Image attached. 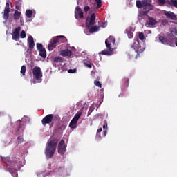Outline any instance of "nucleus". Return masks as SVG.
Listing matches in <instances>:
<instances>
[{
	"mask_svg": "<svg viewBox=\"0 0 177 177\" xmlns=\"http://www.w3.org/2000/svg\"><path fill=\"white\" fill-rule=\"evenodd\" d=\"M57 147V140H50L48 141L46 147L45 149V154L47 158H52L56 153V149Z\"/></svg>",
	"mask_w": 177,
	"mask_h": 177,
	"instance_id": "1",
	"label": "nucleus"
},
{
	"mask_svg": "<svg viewBox=\"0 0 177 177\" xmlns=\"http://www.w3.org/2000/svg\"><path fill=\"white\" fill-rule=\"evenodd\" d=\"M111 43L115 44V39H114L113 37L110 36L105 40V45L107 49L101 51L100 55H104L106 56H111V55H114V48H111Z\"/></svg>",
	"mask_w": 177,
	"mask_h": 177,
	"instance_id": "2",
	"label": "nucleus"
},
{
	"mask_svg": "<svg viewBox=\"0 0 177 177\" xmlns=\"http://www.w3.org/2000/svg\"><path fill=\"white\" fill-rule=\"evenodd\" d=\"M66 41L67 38L63 35L53 37L50 41V44H48V50H53V49L56 48V44H60V42H66Z\"/></svg>",
	"mask_w": 177,
	"mask_h": 177,
	"instance_id": "3",
	"label": "nucleus"
},
{
	"mask_svg": "<svg viewBox=\"0 0 177 177\" xmlns=\"http://www.w3.org/2000/svg\"><path fill=\"white\" fill-rule=\"evenodd\" d=\"M81 115H82V112L77 111L69 124L70 128L74 129L77 127V122H78Z\"/></svg>",
	"mask_w": 177,
	"mask_h": 177,
	"instance_id": "4",
	"label": "nucleus"
},
{
	"mask_svg": "<svg viewBox=\"0 0 177 177\" xmlns=\"http://www.w3.org/2000/svg\"><path fill=\"white\" fill-rule=\"evenodd\" d=\"M33 78L39 81L42 78V71L40 67L35 66L32 70Z\"/></svg>",
	"mask_w": 177,
	"mask_h": 177,
	"instance_id": "5",
	"label": "nucleus"
},
{
	"mask_svg": "<svg viewBox=\"0 0 177 177\" xmlns=\"http://www.w3.org/2000/svg\"><path fill=\"white\" fill-rule=\"evenodd\" d=\"M142 8L146 12H150L154 9V6L151 4V0H142Z\"/></svg>",
	"mask_w": 177,
	"mask_h": 177,
	"instance_id": "6",
	"label": "nucleus"
},
{
	"mask_svg": "<svg viewBox=\"0 0 177 177\" xmlns=\"http://www.w3.org/2000/svg\"><path fill=\"white\" fill-rule=\"evenodd\" d=\"M53 117L55 115L53 114H48L46 115L42 120H41V124L43 127H46L48 124H52V121H53Z\"/></svg>",
	"mask_w": 177,
	"mask_h": 177,
	"instance_id": "7",
	"label": "nucleus"
},
{
	"mask_svg": "<svg viewBox=\"0 0 177 177\" xmlns=\"http://www.w3.org/2000/svg\"><path fill=\"white\" fill-rule=\"evenodd\" d=\"M67 147L66 146V142L64 140H61L59 143L58 144V153L63 156L66 153V149Z\"/></svg>",
	"mask_w": 177,
	"mask_h": 177,
	"instance_id": "8",
	"label": "nucleus"
},
{
	"mask_svg": "<svg viewBox=\"0 0 177 177\" xmlns=\"http://www.w3.org/2000/svg\"><path fill=\"white\" fill-rule=\"evenodd\" d=\"M131 48L134 49L137 53H142V52L145 50L144 48H142V47H140L138 39L132 44Z\"/></svg>",
	"mask_w": 177,
	"mask_h": 177,
	"instance_id": "9",
	"label": "nucleus"
},
{
	"mask_svg": "<svg viewBox=\"0 0 177 177\" xmlns=\"http://www.w3.org/2000/svg\"><path fill=\"white\" fill-rule=\"evenodd\" d=\"M21 30V27L19 26L16 28L12 35V38L13 41H19V38H20V31Z\"/></svg>",
	"mask_w": 177,
	"mask_h": 177,
	"instance_id": "10",
	"label": "nucleus"
},
{
	"mask_svg": "<svg viewBox=\"0 0 177 177\" xmlns=\"http://www.w3.org/2000/svg\"><path fill=\"white\" fill-rule=\"evenodd\" d=\"M75 17L78 20V19H84V12L80 8V6H77L75 10Z\"/></svg>",
	"mask_w": 177,
	"mask_h": 177,
	"instance_id": "11",
	"label": "nucleus"
},
{
	"mask_svg": "<svg viewBox=\"0 0 177 177\" xmlns=\"http://www.w3.org/2000/svg\"><path fill=\"white\" fill-rule=\"evenodd\" d=\"M164 15L166 16L167 19H169V20H174L176 21L177 20V16L175 13H174L171 11H164Z\"/></svg>",
	"mask_w": 177,
	"mask_h": 177,
	"instance_id": "12",
	"label": "nucleus"
},
{
	"mask_svg": "<svg viewBox=\"0 0 177 177\" xmlns=\"http://www.w3.org/2000/svg\"><path fill=\"white\" fill-rule=\"evenodd\" d=\"M9 3H6V6L4 8V13H3V19L4 20H8V19H9V13L10 12V8L9 7Z\"/></svg>",
	"mask_w": 177,
	"mask_h": 177,
	"instance_id": "13",
	"label": "nucleus"
},
{
	"mask_svg": "<svg viewBox=\"0 0 177 177\" xmlns=\"http://www.w3.org/2000/svg\"><path fill=\"white\" fill-rule=\"evenodd\" d=\"M95 20H96V17L95 16V13H92L90 16L88 23V20H86V27H91V26H94Z\"/></svg>",
	"mask_w": 177,
	"mask_h": 177,
	"instance_id": "14",
	"label": "nucleus"
},
{
	"mask_svg": "<svg viewBox=\"0 0 177 177\" xmlns=\"http://www.w3.org/2000/svg\"><path fill=\"white\" fill-rule=\"evenodd\" d=\"M28 44L30 50H32L34 49V46H35V43L34 42V37H32V36H29L28 37Z\"/></svg>",
	"mask_w": 177,
	"mask_h": 177,
	"instance_id": "15",
	"label": "nucleus"
},
{
	"mask_svg": "<svg viewBox=\"0 0 177 177\" xmlns=\"http://www.w3.org/2000/svg\"><path fill=\"white\" fill-rule=\"evenodd\" d=\"M59 55H60V56H62L63 57H67L71 56V55H73V52L68 49L62 50L60 51Z\"/></svg>",
	"mask_w": 177,
	"mask_h": 177,
	"instance_id": "16",
	"label": "nucleus"
},
{
	"mask_svg": "<svg viewBox=\"0 0 177 177\" xmlns=\"http://www.w3.org/2000/svg\"><path fill=\"white\" fill-rule=\"evenodd\" d=\"M168 37L169 39H175V37H177V28H171Z\"/></svg>",
	"mask_w": 177,
	"mask_h": 177,
	"instance_id": "17",
	"label": "nucleus"
},
{
	"mask_svg": "<svg viewBox=\"0 0 177 177\" xmlns=\"http://www.w3.org/2000/svg\"><path fill=\"white\" fill-rule=\"evenodd\" d=\"M17 158H16L15 162H11V165L14 167H9L10 172H17Z\"/></svg>",
	"mask_w": 177,
	"mask_h": 177,
	"instance_id": "18",
	"label": "nucleus"
},
{
	"mask_svg": "<svg viewBox=\"0 0 177 177\" xmlns=\"http://www.w3.org/2000/svg\"><path fill=\"white\" fill-rule=\"evenodd\" d=\"M166 2L171 8H176L177 9V0H167Z\"/></svg>",
	"mask_w": 177,
	"mask_h": 177,
	"instance_id": "19",
	"label": "nucleus"
},
{
	"mask_svg": "<svg viewBox=\"0 0 177 177\" xmlns=\"http://www.w3.org/2000/svg\"><path fill=\"white\" fill-rule=\"evenodd\" d=\"M100 28V27H99V26H92L89 29V32H90V34H93V32H97Z\"/></svg>",
	"mask_w": 177,
	"mask_h": 177,
	"instance_id": "20",
	"label": "nucleus"
},
{
	"mask_svg": "<svg viewBox=\"0 0 177 177\" xmlns=\"http://www.w3.org/2000/svg\"><path fill=\"white\" fill-rule=\"evenodd\" d=\"M21 15V12H20L17 10H15V13H14V20L17 21V20H19L20 19Z\"/></svg>",
	"mask_w": 177,
	"mask_h": 177,
	"instance_id": "21",
	"label": "nucleus"
},
{
	"mask_svg": "<svg viewBox=\"0 0 177 177\" xmlns=\"http://www.w3.org/2000/svg\"><path fill=\"white\" fill-rule=\"evenodd\" d=\"M53 62L54 63H63V62H64V59H63V57L58 56V57H55L53 59Z\"/></svg>",
	"mask_w": 177,
	"mask_h": 177,
	"instance_id": "22",
	"label": "nucleus"
},
{
	"mask_svg": "<svg viewBox=\"0 0 177 177\" xmlns=\"http://www.w3.org/2000/svg\"><path fill=\"white\" fill-rule=\"evenodd\" d=\"M39 52V56H41V57H42L43 59H46V50H45V48L40 50Z\"/></svg>",
	"mask_w": 177,
	"mask_h": 177,
	"instance_id": "23",
	"label": "nucleus"
},
{
	"mask_svg": "<svg viewBox=\"0 0 177 177\" xmlns=\"http://www.w3.org/2000/svg\"><path fill=\"white\" fill-rule=\"evenodd\" d=\"M129 38H133V32L131 28L126 30Z\"/></svg>",
	"mask_w": 177,
	"mask_h": 177,
	"instance_id": "24",
	"label": "nucleus"
},
{
	"mask_svg": "<svg viewBox=\"0 0 177 177\" xmlns=\"http://www.w3.org/2000/svg\"><path fill=\"white\" fill-rule=\"evenodd\" d=\"M26 16H27V17L28 19H31V17H32V10H26Z\"/></svg>",
	"mask_w": 177,
	"mask_h": 177,
	"instance_id": "25",
	"label": "nucleus"
},
{
	"mask_svg": "<svg viewBox=\"0 0 177 177\" xmlns=\"http://www.w3.org/2000/svg\"><path fill=\"white\" fill-rule=\"evenodd\" d=\"M156 23V19L153 18H149V21L147 22V24L149 26H155Z\"/></svg>",
	"mask_w": 177,
	"mask_h": 177,
	"instance_id": "26",
	"label": "nucleus"
},
{
	"mask_svg": "<svg viewBox=\"0 0 177 177\" xmlns=\"http://www.w3.org/2000/svg\"><path fill=\"white\" fill-rule=\"evenodd\" d=\"M136 6L138 8V9L143 8V1H141L140 0H137Z\"/></svg>",
	"mask_w": 177,
	"mask_h": 177,
	"instance_id": "27",
	"label": "nucleus"
},
{
	"mask_svg": "<svg viewBox=\"0 0 177 177\" xmlns=\"http://www.w3.org/2000/svg\"><path fill=\"white\" fill-rule=\"evenodd\" d=\"M159 41L164 45H167V44H168V42L165 39V37H164L163 36H159Z\"/></svg>",
	"mask_w": 177,
	"mask_h": 177,
	"instance_id": "28",
	"label": "nucleus"
},
{
	"mask_svg": "<svg viewBox=\"0 0 177 177\" xmlns=\"http://www.w3.org/2000/svg\"><path fill=\"white\" fill-rule=\"evenodd\" d=\"M26 71H27V68L25 65H23L21 68V74L24 76L26 75Z\"/></svg>",
	"mask_w": 177,
	"mask_h": 177,
	"instance_id": "29",
	"label": "nucleus"
},
{
	"mask_svg": "<svg viewBox=\"0 0 177 177\" xmlns=\"http://www.w3.org/2000/svg\"><path fill=\"white\" fill-rule=\"evenodd\" d=\"M44 46L41 43H37V50H42V49H44Z\"/></svg>",
	"mask_w": 177,
	"mask_h": 177,
	"instance_id": "30",
	"label": "nucleus"
},
{
	"mask_svg": "<svg viewBox=\"0 0 177 177\" xmlns=\"http://www.w3.org/2000/svg\"><path fill=\"white\" fill-rule=\"evenodd\" d=\"M93 110H95V105L93 104L89 107V110L88 111V115H91Z\"/></svg>",
	"mask_w": 177,
	"mask_h": 177,
	"instance_id": "31",
	"label": "nucleus"
},
{
	"mask_svg": "<svg viewBox=\"0 0 177 177\" xmlns=\"http://www.w3.org/2000/svg\"><path fill=\"white\" fill-rule=\"evenodd\" d=\"M158 2L160 6H164L167 3V1L165 0H158Z\"/></svg>",
	"mask_w": 177,
	"mask_h": 177,
	"instance_id": "32",
	"label": "nucleus"
},
{
	"mask_svg": "<svg viewBox=\"0 0 177 177\" xmlns=\"http://www.w3.org/2000/svg\"><path fill=\"white\" fill-rule=\"evenodd\" d=\"M66 128H67V125L66 124L63 123L58 127V129H60L61 131H64V129H66Z\"/></svg>",
	"mask_w": 177,
	"mask_h": 177,
	"instance_id": "33",
	"label": "nucleus"
},
{
	"mask_svg": "<svg viewBox=\"0 0 177 177\" xmlns=\"http://www.w3.org/2000/svg\"><path fill=\"white\" fill-rule=\"evenodd\" d=\"M97 3V9L102 8V0H95Z\"/></svg>",
	"mask_w": 177,
	"mask_h": 177,
	"instance_id": "34",
	"label": "nucleus"
},
{
	"mask_svg": "<svg viewBox=\"0 0 177 177\" xmlns=\"http://www.w3.org/2000/svg\"><path fill=\"white\" fill-rule=\"evenodd\" d=\"M129 82V79L128 77H124L122 79V82L126 86H128V82Z\"/></svg>",
	"mask_w": 177,
	"mask_h": 177,
	"instance_id": "35",
	"label": "nucleus"
},
{
	"mask_svg": "<svg viewBox=\"0 0 177 177\" xmlns=\"http://www.w3.org/2000/svg\"><path fill=\"white\" fill-rule=\"evenodd\" d=\"M94 85H95V86H98V88H102V83L97 80L94 81Z\"/></svg>",
	"mask_w": 177,
	"mask_h": 177,
	"instance_id": "36",
	"label": "nucleus"
},
{
	"mask_svg": "<svg viewBox=\"0 0 177 177\" xmlns=\"http://www.w3.org/2000/svg\"><path fill=\"white\" fill-rule=\"evenodd\" d=\"M138 38L140 39V41H143L145 39V34L142 32L139 33Z\"/></svg>",
	"mask_w": 177,
	"mask_h": 177,
	"instance_id": "37",
	"label": "nucleus"
},
{
	"mask_svg": "<svg viewBox=\"0 0 177 177\" xmlns=\"http://www.w3.org/2000/svg\"><path fill=\"white\" fill-rule=\"evenodd\" d=\"M20 37H21V38H26V31L22 30V31L21 32Z\"/></svg>",
	"mask_w": 177,
	"mask_h": 177,
	"instance_id": "38",
	"label": "nucleus"
},
{
	"mask_svg": "<svg viewBox=\"0 0 177 177\" xmlns=\"http://www.w3.org/2000/svg\"><path fill=\"white\" fill-rule=\"evenodd\" d=\"M68 73H69V74H73V73H77V69H69L68 70Z\"/></svg>",
	"mask_w": 177,
	"mask_h": 177,
	"instance_id": "39",
	"label": "nucleus"
},
{
	"mask_svg": "<svg viewBox=\"0 0 177 177\" xmlns=\"http://www.w3.org/2000/svg\"><path fill=\"white\" fill-rule=\"evenodd\" d=\"M91 10V8L89 7V6H84V12L86 13L87 12H88V10Z\"/></svg>",
	"mask_w": 177,
	"mask_h": 177,
	"instance_id": "40",
	"label": "nucleus"
},
{
	"mask_svg": "<svg viewBox=\"0 0 177 177\" xmlns=\"http://www.w3.org/2000/svg\"><path fill=\"white\" fill-rule=\"evenodd\" d=\"M18 143H21L23 142V138L21 136H19L17 138Z\"/></svg>",
	"mask_w": 177,
	"mask_h": 177,
	"instance_id": "41",
	"label": "nucleus"
},
{
	"mask_svg": "<svg viewBox=\"0 0 177 177\" xmlns=\"http://www.w3.org/2000/svg\"><path fill=\"white\" fill-rule=\"evenodd\" d=\"M103 129L107 130V122L104 121V124L103 125Z\"/></svg>",
	"mask_w": 177,
	"mask_h": 177,
	"instance_id": "42",
	"label": "nucleus"
},
{
	"mask_svg": "<svg viewBox=\"0 0 177 177\" xmlns=\"http://www.w3.org/2000/svg\"><path fill=\"white\" fill-rule=\"evenodd\" d=\"M86 66L88 68H92V63L86 64Z\"/></svg>",
	"mask_w": 177,
	"mask_h": 177,
	"instance_id": "43",
	"label": "nucleus"
},
{
	"mask_svg": "<svg viewBox=\"0 0 177 177\" xmlns=\"http://www.w3.org/2000/svg\"><path fill=\"white\" fill-rule=\"evenodd\" d=\"M102 131H103V129H102V128L98 129L97 130V133H100V132H102Z\"/></svg>",
	"mask_w": 177,
	"mask_h": 177,
	"instance_id": "44",
	"label": "nucleus"
},
{
	"mask_svg": "<svg viewBox=\"0 0 177 177\" xmlns=\"http://www.w3.org/2000/svg\"><path fill=\"white\" fill-rule=\"evenodd\" d=\"M103 135L104 136H106V135H107V129L104 130Z\"/></svg>",
	"mask_w": 177,
	"mask_h": 177,
	"instance_id": "45",
	"label": "nucleus"
},
{
	"mask_svg": "<svg viewBox=\"0 0 177 177\" xmlns=\"http://www.w3.org/2000/svg\"><path fill=\"white\" fill-rule=\"evenodd\" d=\"M15 9H17V10H20V6H16Z\"/></svg>",
	"mask_w": 177,
	"mask_h": 177,
	"instance_id": "46",
	"label": "nucleus"
},
{
	"mask_svg": "<svg viewBox=\"0 0 177 177\" xmlns=\"http://www.w3.org/2000/svg\"><path fill=\"white\" fill-rule=\"evenodd\" d=\"M176 46H177V41L176 42Z\"/></svg>",
	"mask_w": 177,
	"mask_h": 177,
	"instance_id": "47",
	"label": "nucleus"
},
{
	"mask_svg": "<svg viewBox=\"0 0 177 177\" xmlns=\"http://www.w3.org/2000/svg\"><path fill=\"white\" fill-rule=\"evenodd\" d=\"M18 121H19L20 122H21V120H19Z\"/></svg>",
	"mask_w": 177,
	"mask_h": 177,
	"instance_id": "48",
	"label": "nucleus"
},
{
	"mask_svg": "<svg viewBox=\"0 0 177 177\" xmlns=\"http://www.w3.org/2000/svg\"><path fill=\"white\" fill-rule=\"evenodd\" d=\"M89 1H92V0H89Z\"/></svg>",
	"mask_w": 177,
	"mask_h": 177,
	"instance_id": "49",
	"label": "nucleus"
}]
</instances>
